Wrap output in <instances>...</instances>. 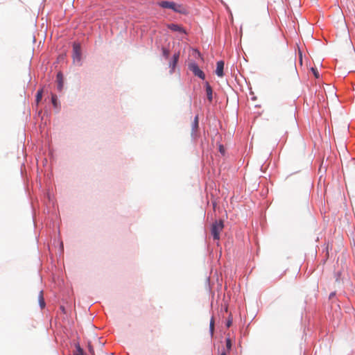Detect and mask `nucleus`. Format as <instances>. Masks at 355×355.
Masks as SVG:
<instances>
[{
	"label": "nucleus",
	"mask_w": 355,
	"mask_h": 355,
	"mask_svg": "<svg viewBox=\"0 0 355 355\" xmlns=\"http://www.w3.org/2000/svg\"><path fill=\"white\" fill-rule=\"evenodd\" d=\"M293 68H294V69H295V62H293Z\"/></svg>",
	"instance_id": "22"
},
{
	"label": "nucleus",
	"mask_w": 355,
	"mask_h": 355,
	"mask_svg": "<svg viewBox=\"0 0 355 355\" xmlns=\"http://www.w3.org/2000/svg\"><path fill=\"white\" fill-rule=\"evenodd\" d=\"M209 329H210L211 334L213 335L214 330V318H211V319L210 320Z\"/></svg>",
	"instance_id": "13"
},
{
	"label": "nucleus",
	"mask_w": 355,
	"mask_h": 355,
	"mask_svg": "<svg viewBox=\"0 0 355 355\" xmlns=\"http://www.w3.org/2000/svg\"><path fill=\"white\" fill-rule=\"evenodd\" d=\"M76 355H84V352H83V349H81L80 347V346H78L77 347V354H76Z\"/></svg>",
	"instance_id": "18"
},
{
	"label": "nucleus",
	"mask_w": 355,
	"mask_h": 355,
	"mask_svg": "<svg viewBox=\"0 0 355 355\" xmlns=\"http://www.w3.org/2000/svg\"><path fill=\"white\" fill-rule=\"evenodd\" d=\"M206 93H207V97L209 102L212 101L213 96H212V88L209 85L208 83H206Z\"/></svg>",
	"instance_id": "9"
},
{
	"label": "nucleus",
	"mask_w": 355,
	"mask_h": 355,
	"mask_svg": "<svg viewBox=\"0 0 355 355\" xmlns=\"http://www.w3.org/2000/svg\"><path fill=\"white\" fill-rule=\"evenodd\" d=\"M58 79V89L60 91L63 87L62 75L61 73H58L57 75Z\"/></svg>",
	"instance_id": "10"
},
{
	"label": "nucleus",
	"mask_w": 355,
	"mask_h": 355,
	"mask_svg": "<svg viewBox=\"0 0 355 355\" xmlns=\"http://www.w3.org/2000/svg\"><path fill=\"white\" fill-rule=\"evenodd\" d=\"M220 355H227L226 352H223Z\"/></svg>",
	"instance_id": "21"
},
{
	"label": "nucleus",
	"mask_w": 355,
	"mask_h": 355,
	"mask_svg": "<svg viewBox=\"0 0 355 355\" xmlns=\"http://www.w3.org/2000/svg\"><path fill=\"white\" fill-rule=\"evenodd\" d=\"M162 53H163V55L166 58H168V55H169V51L167 50L165 48H163L162 49Z\"/></svg>",
	"instance_id": "17"
},
{
	"label": "nucleus",
	"mask_w": 355,
	"mask_h": 355,
	"mask_svg": "<svg viewBox=\"0 0 355 355\" xmlns=\"http://www.w3.org/2000/svg\"><path fill=\"white\" fill-rule=\"evenodd\" d=\"M226 348L227 351H230L232 348V341L230 338H226Z\"/></svg>",
	"instance_id": "15"
},
{
	"label": "nucleus",
	"mask_w": 355,
	"mask_h": 355,
	"mask_svg": "<svg viewBox=\"0 0 355 355\" xmlns=\"http://www.w3.org/2000/svg\"><path fill=\"white\" fill-rule=\"evenodd\" d=\"M168 28L173 31L180 32V33H186L184 29L181 26L176 24H168Z\"/></svg>",
	"instance_id": "6"
},
{
	"label": "nucleus",
	"mask_w": 355,
	"mask_h": 355,
	"mask_svg": "<svg viewBox=\"0 0 355 355\" xmlns=\"http://www.w3.org/2000/svg\"><path fill=\"white\" fill-rule=\"evenodd\" d=\"M38 300L40 303V306L42 309L45 307V302L43 296V291H40L39 295H38Z\"/></svg>",
	"instance_id": "11"
},
{
	"label": "nucleus",
	"mask_w": 355,
	"mask_h": 355,
	"mask_svg": "<svg viewBox=\"0 0 355 355\" xmlns=\"http://www.w3.org/2000/svg\"><path fill=\"white\" fill-rule=\"evenodd\" d=\"M189 69L193 72V73L200 78L202 80H205V75L204 72L199 68L198 64L194 62H191L188 64Z\"/></svg>",
	"instance_id": "3"
},
{
	"label": "nucleus",
	"mask_w": 355,
	"mask_h": 355,
	"mask_svg": "<svg viewBox=\"0 0 355 355\" xmlns=\"http://www.w3.org/2000/svg\"><path fill=\"white\" fill-rule=\"evenodd\" d=\"M232 320L231 319H229L227 322L226 326L227 327H230L232 325Z\"/></svg>",
	"instance_id": "20"
},
{
	"label": "nucleus",
	"mask_w": 355,
	"mask_h": 355,
	"mask_svg": "<svg viewBox=\"0 0 355 355\" xmlns=\"http://www.w3.org/2000/svg\"><path fill=\"white\" fill-rule=\"evenodd\" d=\"M224 62L220 60L217 62L216 63V74L218 77H223V69H224Z\"/></svg>",
	"instance_id": "5"
},
{
	"label": "nucleus",
	"mask_w": 355,
	"mask_h": 355,
	"mask_svg": "<svg viewBox=\"0 0 355 355\" xmlns=\"http://www.w3.org/2000/svg\"><path fill=\"white\" fill-rule=\"evenodd\" d=\"M42 98V90H39L37 91V95H36V102L37 103H39V102L41 101Z\"/></svg>",
	"instance_id": "12"
},
{
	"label": "nucleus",
	"mask_w": 355,
	"mask_h": 355,
	"mask_svg": "<svg viewBox=\"0 0 355 355\" xmlns=\"http://www.w3.org/2000/svg\"><path fill=\"white\" fill-rule=\"evenodd\" d=\"M224 227L223 222L222 220L216 221L211 225V234L215 241L220 239V234Z\"/></svg>",
	"instance_id": "2"
},
{
	"label": "nucleus",
	"mask_w": 355,
	"mask_h": 355,
	"mask_svg": "<svg viewBox=\"0 0 355 355\" xmlns=\"http://www.w3.org/2000/svg\"><path fill=\"white\" fill-rule=\"evenodd\" d=\"M311 71L314 75V76L316 78H319L320 77V74H319V72L318 71L317 69L315 68H311Z\"/></svg>",
	"instance_id": "16"
},
{
	"label": "nucleus",
	"mask_w": 355,
	"mask_h": 355,
	"mask_svg": "<svg viewBox=\"0 0 355 355\" xmlns=\"http://www.w3.org/2000/svg\"><path fill=\"white\" fill-rule=\"evenodd\" d=\"M180 57V53H176L173 55V60L170 62L169 67H171V72L172 73L174 71V69L177 64V62L178 61Z\"/></svg>",
	"instance_id": "7"
},
{
	"label": "nucleus",
	"mask_w": 355,
	"mask_h": 355,
	"mask_svg": "<svg viewBox=\"0 0 355 355\" xmlns=\"http://www.w3.org/2000/svg\"><path fill=\"white\" fill-rule=\"evenodd\" d=\"M158 4L162 8L171 9L178 13L185 14L187 12L186 7L182 4H177L173 1H162L159 2Z\"/></svg>",
	"instance_id": "1"
},
{
	"label": "nucleus",
	"mask_w": 355,
	"mask_h": 355,
	"mask_svg": "<svg viewBox=\"0 0 355 355\" xmlns=\"http://www.w3.org/2000/svg\"><path fill=\"white\" fill-rule=\"evenodd\" d=\"M198 128V116H196L191 125V136L196 137V132Z\"/></svg>",
	"instance_id": "8"
},
{
	"label": "nucleus",
	"mask_w": 355,
	"mask_h": 355,
	"mask_svg": "<svg viewBox=\"0 0 355 355\" xmlns=\"http://www.w3.org/2000/svg\"><path fill=\"white\" fill-rule=\"evenodd\" d=\"M219 151L220 153L222 154V155H224L225 154V148L223 145H219Z\"/></svg>",
	"instance_id": "19"
},
{
	"label": "nucleus",
	"mask_w": 355,
	"mask_h": 355,
	"mask_svg": "<svg viewBox=\"0 0 355 355\" xmlns=\"http://www.w3.org/2000/svg\"><path fill=\"white\" fill-rule=\"evenodd\" d=\"M51 102L55 107H58V99L57 96L55 94H53L51 96Z\"/></svg>",
	"instance_id": "14"
},
{
	"label": "nucleus",
	"mask_w": 355,
	"mask_h": 355,
	"mask_svg": "<svg viewBox=\"0 0 355 355\" xmlns=\"http://www.w3.org/2000/svg\"><path fill=\"white\" fill-rule=\"evenodd\" d=\"M73 60L74 62H77L80 64L81 62V48L78 43H74L73 44Z\"/></svg>",
	"instance_id": "4"
}]
</instances>
